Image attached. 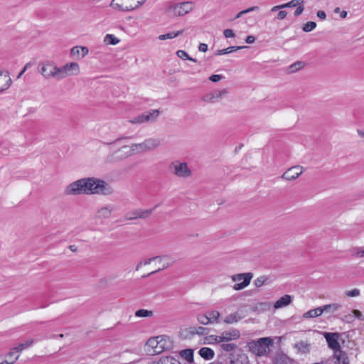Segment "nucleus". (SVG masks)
Returning a JSON list of instances; mask_svg holds the SVG:
<instances>
[{"label": "nucleus", "instance_id": "obj_46", "mask_svg": "<svg viewBox=\"0 0 364 364\" xmlns=\"http://www.w3.org/2000/svg\"><path fill=\"white\" fill-rule=\"evenodd\" d=\"M341 320L346 323H352L355 320V316L353 314H348L342 317Z\"/></svg>", "mask_w": 364, "mask_h": 364}, {"label": "nucleus", "instance_id": "obj_56", "mask_svg": "<svg viewBox=\"0 0 364 364\" xmlns=\"http://www.w3.org/2000/svg\"><path fill=\"white\" fill-rule=\"evenodd\" d=\"M18 358V355H16L13 360H3L1 362V364H14L15 361Z\"/></svg>", "mask_w": 364, "mask_h": 364}, {"label": "nucleus", "instance_id": "obj_35", "mask_svg": "<svg viewBox=\"0 0 364 364\" xmlns=\"http://www.w3.org/2000/svg\"><path fill=\"white\" fill-rule=\"evenodd\" d=\"M34 343V341L33 339L28 340L26 341L25 343H20L18 346L15 347L14 348V350L16 352H21L23 349H26L33 345Z\"/></svg>", "mask_w": 364, "mask_h": 364}, {"label": "nucleus", "instance_id": "obj_54", "mask_svg": "<svg viewBox=\"0 0 364 364\" xmlns=\"http://www.w3.org/2000/svg\"><path fill=\"white\" fill-rule=\"evenodd\" d=\"M6 77H8V80H6L5 85L3 86V87L5 89V90H6L11 85V79L9 77V72H6Z\"/></svg>", "mask_w": 364, "mask_h": 364}, {"label": "nucleus", "instance_id": "obj_41", "mask_svg": "<svg viewBox=\"0 0 364 364\" xmlns=\"http://www.w3.org/2000/svg\"><path fill=\"white\" fill-rule=\"evenodd\" d=\"M267 280H268V277L267 276L263 275V276H261V277L257 278L254 281V284L257 287H260L262 285L265 284L267 283Z\"/></svg>", "mask_w": 364, "mask_h": 364}, {"label": "nucleus", "instance_id": "obj_34", "mask_svg": "<svg viewBox=\"0 0 364 364\" xmlns=\"http://www.w3.org/2000/svg\"><path fill=\"white\" fill-rule=\"evenodd\" d=\"M104 42L107 45H117L119 42V39L112 34H107L105 36Z\"/></svg>", "mask_w": 364, "mask_h": 364}, {"label": "nucleus", "instance_id": "obj_23", "mask_svg": "<svg viewBox=\"0 0 364 364\" xmlns=\"http://www.w3.org/2000/svg\"><path fill=\"white\" fill-rule=\"evenodd\" d=\"M200 357L205 360H211L214 358L215 352L213 349L208 347H203L198 351Z\"/></svg>", "mask_w": 364, "mask_h": 364}, {"label": "nucleus", "instance_id": "obj_39", "mask_svg": "<svg viewBox=\"0 0 364 364\" xmlns=\"http://www.w3.org/2000/svg\"><path fill=\"white\" fill-rule=\"evenodd\" d=\"M316 27V23L314 21H308L305 24H304L302 27V30L306 32H310L313 31Z\"/></svg>", "mask_w": 364, "mask_h": 364}, {"label": "nucleus", "instance_id": "obj_29", "mask_svg": "<svg viewBox=\"0 0 364 364\" xmlns=\"http://www.w3.org/2000/svg\"><path fill=\"white\" fill-rule=\"evenodd\" d=\"M208 317L211 320V323H220V314L218 311L213 310L208 311L206 312Z\"/></svg>", "mask_w": 364, "mask_h": 364}, {"label": "nucleus", "instance_id": "obj_13", "mask_svg": "<svg viewBox=\"0 0 364 364\" xmlns=\"http://www.w3.org/2000/svg\"><path fill=\"white\" fill-rule=\"evenodd\" d=\"M117 0H112L110 3V6L112 7L114 9H117L119 11H133L137 8H139L140 6L143 5L145 2V0L141 1H137L136 4L134 6L129 5L123 6L122 4L116 2Z\"/></svg>", "mask_w": 364, "mask_h": 364}, {"label": "nucleus", "instance_id": "obj_16", "mask_svg": "<svg viewBox=\"0 0 364 364\" xmlns=\"http://www.w3.org/2000/svg\"><path fill=\"white\" fill-rule=\"evenodd\" d=\"M160 144V140L158 139H148L140 144H134L132 145V151H135L137 146H144L147 150L153 149Z\"/></svg>", "mask_w": 364, "mask_h": 364}, {"label": "nucleus", "instance_id": "obj_51", "mask_svg": "<svg viewBox=\"0 0 364 364\" xmlns=\"http://www.w3.org/2000/svg\"><path fill=\"white\" fill-rule=\"evenodd\" d=\"M221 335L220 336H216V335H212L210 336V338L212 341L215 343L221 344L223 343V341H220Z\"/></svg>", "mask_w": 364, "mask_h": 364}, {"label": "nucleus", "instance_id": "obj_48", "mask_svg": "<svg viewBox=\"0 0 364 364\" xmlns=\"http://www.w3.org/2000/svg\"><path fill=\"white\" fill-rule=\"evenodd\" d=\"M168 267V264H167L166 266H164L162 268H159V269H158L156 270H154V271H153V272H150V273H149V274H147L146 275L142 276V278H146V277H150L151 275H154V274H156V273L164 270V269L167 268Z\"/></svg>", "mask_w": 364, "mask_h": 364}, {"label": "nucleus", "instance_id": "obj_12", "mask_svg": "<svg viewBox=\"0 0 364 364\" xmlns=\"http://www.w3.org/2000/svg\"><path fill=\"white\" fill-rule=\"evenodd\" d=\"M159 115V111L157 109L152 110L151 112H145L131 119L130 122L132 124H140L145 122H149L151 119H154Z\"/></svg>", "mask_w": 364, "mask_h": 364}, {"label": "nucleus", "instance_id": "obj_26", "mask_svg": "<svg viewBox=\"0 0 364 364\" xmlns=\"http://www.w3.org/2000/svg\"><path fill=\"white\" fill-rule=\"evenodd\" d=\"M161 342V341H158L155 338H150L146 342V345L154 348V353L156 354L159 353L164 349V347L160 345Z\"/></svg>", "mask_w": 364, "mask_h": 364}, {"label": "nucleus", "instance_id": "obj_1", "mask_svg": "<svg viewBox=\"0 0 364 364\" xmlns=\"http://www.w3.org/2000/svg\"><path fill=\"white\" fill-rule=\"evenodd\" d=\"M82 193L108 195L111 193V188L102 180L95 178H85L69 184L65 190V194L66 195L75 196Z\"/></svg>", "mask_w": 364, "mask_h": 364}, {"label": "nucleus", "instance_id": "obj_27", "mask_svg": "<svg viewBox=\"0 0 364 364\" xmlns=\"http://www.w3.org/2000/svg\"><path fill=\"white\" fill-rule=\"evenodd\" d=\"M190 333L191 334H198L200 336H206L210 333V329L208 328L198 326L191 328Z\"/></svg>", "mask_w": 364, "mask_h": 364}, {"label": "nucleus", "instance_id": "obj_28", "mask_svg": "<svg viewBox=\"0 0 364 364\" xmlns=\"http://www.w3.org/2000/svg\"><path fill=\"white\" fill-rule=\"evenodd\" d=\"M183 31L184 30L181 29L177 31H172L166 34H162L159 36V39L161 41L166 39H172L182 34Z\"/></svg>", "mask_w": 364, "mask_h": 364}, {"label": "nucleus", "instance_id": "obj_55", "mask_svg": "<svg viewBox=\"0 0 364 364\" xmlns=\"http://www.w3.org/2000/svg\"><path fill=\"white\" fill-rule=\"evenodd\" d=\"M287 15V13L286 11H280L277 14V18L279 20H282L286 18Z\"/></svg>", "mask_w": 364, "mask_h": 364}, {"label": "nucleus", "instance_id": "obj_30", "mask_svg": "<svg viewBox=\"0 0 364 364\" xmlns=\"http://www.w3.org/2000/svg\"><path fill=\"white\" fill-rule=\"evenodd\" d=\"M305 65V63L303 61H296L290 66H289L287 70L289 73H293L297 70H301Z\"/></svg>", "mask_w": 364, "mask_h": 364}, {"label": "nucleus", "instance_id": "obj_6", "mask_svg": "<svg viewBox=\"0 0 364 364\" xmlns=\"http://www.w3.org/2000/svg\"><path fill=\"white\" fill-rule=\"evenodd\" d=\"M58 67L54 65L51 62H46L43 63L40 69V73L45 78L54 77L57 80H60V74H58Z\"/></svg>", "mask_w": 364, "mask_h": 364}, {"label": "nucleus", "instance_id": "obj_7", "mask_svg": "<svg viewBox=\"0 0 364 364\" xmlns=\"http://www.w3.org/2000/svg\"><path fill=\"white\" fill-rule=\"evenodd\" d=\"M340 306L341 305L338 304H326L308 311L304 314L303 317L305 318H315L321 315L324 311H326L327 309H333V311H336L340 308Z\"/></svg>", "mask_w": 364, "mask_h": 364}, {"label": "nucleus", "instance_id": "obj_59", "mask_svg": "<svg viewBox=\"0 0 364 364\" xmlns=\"http://www.w3.org/2000/svg\"><path fill=\"white\" fill-rule=\"evenodd\" d=\"M317 17L321 20H324L326 18V14L323 11H318L316 14Z\"/></svg>", "mask_w": 364, "mask_h": 364}, {"label": "nucleus", "instance_id": "obj_11", "mask_svg": "<svg viewBox=\"0 0 364 364\" xmlns=\"http://www.w3.org/2000/svg\"><path fill=\"white\" fill-rule=\"evenodd\" d=\"M228 364H250L248 356L242 351L228 355Z\"/></svg>", "mask_w": 364, "mask_h": 364}, {"label": "nucleus", "instance_id": "obj_60", "mask_svg": "<svg viewBox=\"0 0 364 364\" xmlns=\"http://www.w3.org/2000/svg\"><path fill=\"white\" fill-rule=\"evenodd\" d=\"M30 65V63H26V65L23 67V68L21 70V71L19 73V74L17 76V78H20L21 75L26 72L28 66Z\"/></svg>", "mask_w": 364, "mask_h": 364}, {"label": "nucleus", "instance_id": "obj_37", "mask_svg": "<svg viewBox=\"0 0 364 364\" xmlns=\"http://www.w3.org/2000/svg\"><path fill=\"white\" fill-rule=\"evenodd\" d=\"M153 315L152 311H149L146 309H139L135 312V316L136 317H150Z\"/></svg>", "mask_w": 364, "mask_h": 364}, {"label": "nucleus", "instance_id": "obj_20", "mask_svg": "<svg viewBox=\"0 0 364 364\" xmlns=\"http://www.w3.org/2000/svg\"><path fill=\"white\" fill-rule=\"evenodd\" d=\"M291 302V296L289 294H285L279 299L274 304L275 309H280L285 307L290 304Z\"/></svg>", "mask_w": 364, "mask_h": 364}, {"label": "nucleus", "instance_id": "obj_33", "mask_svg": "<svg viewBox=\"0 0 364 364\" xmlns=\"http://www.w3.org/2000/svg\"><path fill=\"white\" fill-rule=\"evenodd\" d=\"M220 348L225 352L234 353L233 351L236 350L237 346L235 343H226L223 342L220 344Z\"/></svg>", "mask_w": 364, "mask_h": 364}, {"label": "nucleus", "instance_id": "obj_22", "mask_svg": "<svg viewBox=\"0 0 364 364\" xmlns=\"http://www.w3.org/2000/svg\"><path fill=\"white\" fill-rule=\"evenodd\" d=\"M181 358H184L189 364H194V351L191 348L182 350L180 352Z\"/></svg>", "mask_w": 364, "mask_h": 364}, {"label": "nucleus", "instance_id": "obj_38", "mask_svg": "<svg viewBox=\"0 0 364 364\" xmlns=\"http://www.w3.org/2000/svg\"><path fill=\"white\" fill-rule=\"evenodd\" d=\"M111 215V209L107 207L101 208L98 211V216L102 218H108Z\"/></svg>", "mask_w": 364, "mask_h": 364}, {"label": "nucleus", "instance_id": "obj_57", "mask_svg": "<svg viewBox=\"0 0 364 364\" xmlns=\"http://www.w3.org/2000/svg\"><path fill=\"white\" fill-rule=\"evenodd\" d=\"M256 38L253 36H248L245 38V43L247 44L253 43L255 41Z\"/></svg>", "mask_w": 364, "mask_h": 364}, {"label": "nucleus", "instance_id": "obj_47", "mask_svg": "<svg viewBox=\"0 0 364 364\" xmlns=\"http://www.w3.org/2000/svg\"><path fill=\"white\" fill-rule=\"evenodd\" d=\"M224 76L222 75L214 74L210 76L209 80L213 82H216L223 79Z\"/></svg>", "mask_w": 364, "mask_h": 364}, {"label": "nucleus", "instance_id": "obj_31", "mask_svg": "<svg viewBox=\"0 0 364 364\" xmlns=\"http://www.w3.org/2000/svg\"><path fill=\"white\" fill-rule=\"evenodd\" d=\"M240 319L241 317L238 316V313L235 312L227 316L223 322L228 324H231L237 322Z\"/></svg>", "mask_w": 364, "mask_h": 364}, {"label": "nucleus", "instance_id": "obj_14", "mask_svg": "<svg viewBox=\"0 0 364 364\" xmlns=\"http://www.w3.org/2000/svg\"><path fill=\"white\" fill-rule=\"evenodd\" d=\"M302 172L303 168L300 166H296L287 170L282 177L287 181H292L298 178Z\"/></svg>", "mask_w": 364, "mask_h": 364}, {"label": "nucleus", "instance_id": "obj_62", "mask_svg": "<svg viewBox=\"0 0 364 364\" xmlns=\"http://www.w3.org/2000/svg\"><path fill=\"white\" fill-rule=\"evenodd\" d=\"M282 9H284V4H281V5H277V6H273L272 8V9H271V11L274 12V11H277L280 10Z\"/></svg>", "mask_w": 364, "mask_h": 364}, {"label": "nucleus", "instance_id": "obj_17", "mask_svg": "<svg viewBox=\"0 0 364 364\" xmlns=\"http://www.w3.org/2000/svg\"><path fill=\"white\" fill-rule=\"evenodd\" d=\"M333 359H335V364H349V360L347 353L341 348L333 352Z\"/></svg>", "mask_w": 364, "mask_h": 364}, {"label": "nucleus", "instance_id": "obj_49", "mask_svg": "<svg viewBox=\"0 0 364 364\" xmlns=\"http://www.w3.org/2000/svg\"><path fill=\"white\" fill-rule=\"evenodd\" d=\"M223 34L225 38H233L235 37V33L232 29L228 28L225 29L223 31Z\"/></svg>", "mask_w": 364, "mask_h": 364}, {"label": "nucleus", "instance_id": "obj_50", "mask_svg": "<svg viewBox=\"0 0 364 364\" xmlns=\"http://www.w3.org/2000/svg\"><path fill=\"white\" fill-rule=\"evenodd\" d=\"M164 257H166V256H156V257H153L151 258H149V259H147L144 260V264H149L152 261H155V260H156L158 259H161L162 258H164Z\"/></svg>", "mask_w": 364, "mask_h": 364}, {"label": "nucleus", "instance_id": "obj_15", "mask_svg": "<svg viewBox=\"0 0 364 364\" xmlns=\"http://www.w3.org/2000/svg\"><path fill=\"white\" fill-rule=\"evenodd\" d=\"M240 336L241 334L239 330L232 328L228 331H223L220 339V341H223V342H228L240 338Z\"/></svg>", "mask_w": 364, "mask_h": 364}, {"label": "nucleus", "instance_id": "obj_36", "mask_svg": "<svg viewBox=\"0 0 364 364\" xmlns=\"http://www.w3.org/2000/svg\"><path fill=\"white\" fill-rule=\"evenodd\" d=\"M198 321L202 325H208L211 323V320L208 317L206 313L199 314L197 316Z\"/></svg>", "mask_w": 364, "mask_h": 364}, {"label": "nucleus", "instance_id": "obj_9", "mask_svg": "<svg viewBox=\"0 0 364 364\" xmlns=\"http://www.w3.org/2000/svg\"><path fill=\"white\" fill-rule=\"evenodd\" d=\"M159 206L156 205L154 208L146 210L136 209L127 213L126 218L128 220H134L137 218L146 219L149 218L153 211Z\"/></svg>", "mask_w": 364, "mask_h": 364}, {"label": "nucleus", "instance_id": "obj_3", "mask_svg": "<svg viewBox=\"0 0 364 364\" xmlns=\"http://www.w3.org/2000/svg\"><path fill=\"white\" fill-rule=\"evenodd\" d=\"M194 8L192 1H184L180 4H173L167 9L169 16H181L191 11Z\"/></svg>", "mask_w": 364, "mask_h": 364}, {"label": "nucleus", "instance_id": "obj_18", "mask_svg": "<svg viewBox=\"0 0 364 364\" xmlns=\"http://www.w3.org/2000/svg\"><path fill=\"white\" fill-rule=\"evenodd\" d=\"M89 52L87 47L85 46H74L70 51V55L73 57H77L78 58H83Z\"/></svg>", "mask_w": 364, "mask_h": 364}, {"label": "nucleus", "instance_id": "obj_5", "mask_svg": "<svg viewBox=\"0 0 364 364\" xmlns=\"http://www.w3.org/2000/svg\"><path fill=\"white\" fill-rule=\"evenodd\" d=\"M252 277L253 274L252 272L234 274L233 276H232V280L233 282H237L240 280H242V282L240 283L235 284L233 286V289L236 291L243 289L250 284Z\"/></svg>", "mask_w": 364, "mask_h": 364}, {"label": "nucleus", "instance_id": "obj_58", "mask_svg": "<svg viewBox=\"0 0 364 364\" xmlns=\"http://www.w3.org/2000/svg\"><path fill=\"white\" fill-rule=\"evenodd\" d=\"M198 50L201 52H206L208 50V45L200 43L198 46Z\"/></svg>", "mask_w": 364, "mask_h": 364}, {"label": "nucleus", "instance_id": "obj_2", "mask_svg": "<svg viewBox=\"0 0 364 364\" xmlns=\"http://www.w3.org/2000/svg\"><path fill=\"white\" fill-rule=\"evenodd\" d=\"M273 344L274 340L271 337H262L248 342L247 346L250 352L257 356L262 357L269 353V348Z\"/></svg>", "mask_w": 364, "mask_h": 364}, {"label": "nucleus", "instance_id": "obj_4", "mask_svg": "<svg viewBox=\"0 0 364 364\" xmlns=\"http://www.w3.org/2000/svg\"><path fill=\"white\" fill-rule=\"evenodd\" d=\"M168 168L173 174L179 177L186 178L191 175V171L186 162L176 161L172 162Z\"/></svg>", "mask_w": 364, "mask_h": 364}, {"label": "nucleus", "instance_id": "obj_32", "mask_svg": "<svg viewBox=\"0 0 364 364\" xmlns=\"http://www.w3.org/2000/svg\"><path fill=\"white\" fill-rule=\"evenodd\" d=\"M296 348L302 353H307L310 351V344L302 341L296 344Z\"/></svg>", "mask_w": 364, "mask_h": 364}, {"label": "nucleus", "instance_id": "obj_53", "mask_svg": "<svg viewBox=\"0 0 364 364\" xmlns=\"http://www.w3.org/2000/svg\"><path fill=\"white\" fill-rule=\"evenodd\" d=\"M304 8L303 6H301V4L299 5L294 11V16H299V15H301L302 14V12L304 11Z\"/></svg>", "mask_w": 364, "mask_h": 364}, {"label": "nucleus", "instance_id": "obj_19", "mask_svg": "<svg viewBox=\"0 0 364 364\" xmlns=\"http://www.w3.org/2000/svg\"><path fill=\"white\" fill-rule=\"evenodd\" d=\"M227 93V90L223 89L220 91L216 90L210 95H207L203 97L204 101L208 102L214 103L215 100L221 97L223 95Z\"/></svg>", "mask_w": 364, "mask_h": 364}, {"label": "nucleus", "instance_id": "obj_24", "mask_svg": "<svg viewBox=\"0 0 364 364\" xmlns=\"http://www.w3.org/2000/svg\"><path fill=\"white\" fill-rule=\"evenodd\" d=\"M248 48V46H230L225 49L218 50L215 53V55H226V54H229L232 52L237 51L238 50H241L243 48Z\"/></svg>", "mask_w": 364, "mask_h": 364}, {"label": "nucleus", "instance_id": "obj_10", "mask_svg": "<svg viewBox=\"0 0 364 364\" xmlns=\"http://www.w3.org/2000/svg\"><path fill=\"white\" fill-rule=\"evenodd\" d=\"M58 74H60V79L71 75H76L79 73V65L77 63H67L61 68H58Z\"/></svg>", "mask_w": 364, "mask_h": 364}, {"label": "nucleus", "instance_id": "obj_25", "mask_svg": "<svg viewBox=\"0 0 364 364\" xmlns=\"http://www.w3.org/2000/svg\"><path fill=\"white\" fill-rule=\"evenodd\" d=\"M133 151H132V149L127 153L122 154L120 156H115L114 154H112L109 156L107 159V161L109 163H116L119 161H122L124 159L127 158L128 156H131L133 154Z\"/></svg>", "mask_w": 364, "mask_h": 364}, {"label": "nucleus", "instance_id": "obj_44", "mask_svg": "<svg viewBox=\"0 0 364 364\" xmlns=\"http://www.w3.org/2000/svg\"><path fill=\"white\" fill-rule=\"evenodd\" d=\"M360 295V290L358 289H353L350 291H346L345 292V296L349 297H355Z\"/></svg>", "mask_w": 364, "mask_h": 364}, {"label": "nucleus", "instance_id": "obj_64", "mask_svg": "<svg viewBox=\"0 0 364 364\" xmlns=\"http://www.w3.org/2000/svg\"><path fill=\"white\" fill-rule=\"evenodd\" d=\"M357 254L360 257H364V247L359 249V250L357 252Z\"/></svg>", "mask_w": 364, "mask_h": 364}, {"label": "nucleus", "instance_id": "obj_61", "mask_svg": "<svg viewBox=\"0 0 364 364\" xmlns=\"http://www.w3.org/2000/svg\"><path fill=\"white\" fill-rule=\"evenodd\" d=\"M131 138H132V136L119 137L117 139H115L114 141H113L112 142H109V143H107V144L108 145H111V144L117 143V141H121L122 139H131Z\"/></svg>", "mask_w": 364, "mask_h": 364}, {"label": "nucleus", "instance_id": "obj_43", "mask_svg": "<svg viewBox=\"0 0 364 364\" xmlns=\"http://www.w3.org/2000/svg\"><path fill=\"white\" fill-rule=\"evenodd\" d=\"M304 2V0H291L288 3L284 4V7H295L298 6L299 5L303 4Z\"/></svg>", "mask_w": 364, "mask_h": 364}, {"label": "nucleus", "instance_id": "obj_52", "mask_svg": "<svg viewBox=\"0 0 364 364\" xmlns=\"http://www.w3.org/2000/svg\"><path fill=\"white\" fill-rule=\"evenodd\" d=\"M352 313L355 316V318H357L360 320H364L362 313L359 310H357V309L353 310Z\"/></svg>", "mask_w": 364, "mask_h": 364}, {"label": "nucleus", "instance_id": "obj_45", "mask_svg": "<svg viewBox=\"0 0 364 364\" xmlns=\"http://www.w3.org/2000/svg\"><path fill=\"white\" fill-rule=\"evenodd\" d=\"M177 54V56L183 60H188V59H191V57L189 56V55L188 54L187 52H186L185 50H179L177 51L176 53Z\"/></svg>", "mask_w": 364, "mask_h": 364}, {"label": "nucleus", "instance_id": "obj_40", "mask_svg": "<svg viewBox=\"0 0 364 364\" xmlns=\"http://www.w3.org/2000/svg\"><path fill=\"white\" fill-rule=\"evenodd\" d=\"M156 364H181L180 362L177 361L176 360L173 359V358H164L160 359Z\"/></svg>", "mask_w": 364, "mask_h": 364}, {"label": "nucleus", "instance_id": "obj_42", "mask_svg": "<svg viewBox=\"0 0 364 364\" xmlns=\"http://www.w3.org/2000/svg\"><path fill=\"white\" fill-rule=\"evenodd\" d=\"M259 9V6H252V7H250L247 9H245V10H242L241 11H240L235 16V19L236 18H240L242 15L244 14H246L247 13H250V12H252V11H258Z\"/></svg>", "mask_w": 364, "mask_h": 364}, {"label": "nucleus", "instance_id": "obj_63", "mask_svg": "<svg viewBox=\"0 0 364 364\" xmlns=\"http://www.w3.org/2000/svg\"><path fill=\"white\" fill-rule=\"evenodd\" d=\"M16 351L15 350H11L10 351L8 354H7V357L9 358V360H13L12 359V357L16 354Z\"/></svg>", "mask_w": 364, "mask_h": 364}, {"label": "nucleus", "instance_id": "obj_21", "mask_svg": "<svg viewBox=\"0 0 364 364\" xmlns=\"http://www.w3.org/2000/svg\"><path fill=\"white\" fill-rule=\"evenodd\" d=\"M293 363L294 360L283 353L277 355L273 360V364H293Z\"/></svg>", "mask_w": 364, "mask_h": 364}, {"label": "nucleus", "instance_id": "obj_8", "mask_svg": "<svg viewBox=\"0 0 364 364\" xmlns=\"http://www.w3.org/2000/svg\"><path fill=\"white\" fill-rule=\"evenodd\" d=\"M322 334L327 342L328 347L333 350V352L341 348V345L338 342L341 336L339 333L323 332Z\"/></svg>", "mask_w": 364, "mask_h": 364}]
</instances>
